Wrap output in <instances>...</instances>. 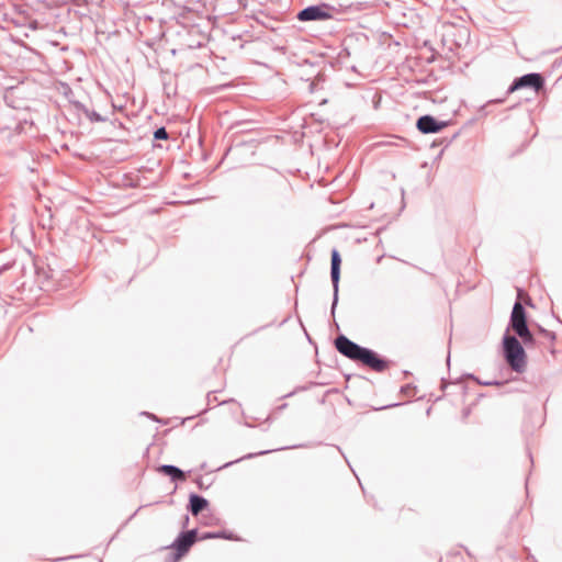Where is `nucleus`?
Listing matches in <instances>:
<instances>
[{
    "mask_svg": "<svg viewBox=\"0 0 562 562\" xmlns=\"http://www.w3.org/2000/svg\"><path fill=\"white\" fill-rule=\"evenodd\" d=\"M334 344L339 353L375 372H384L390 367V360L381 357L376 351L370 348L358 345L342 334L335 338Z\"/></svg>",
    "mask_w": 562,
    "mask_h": 562,
    "instance_id": "f257e3e1",
    "label": "nucleus"
},
{
    "mask_svg": "<svg viewBox=\"0 0 562 562\" xmlns=\"http://www.w3.org/2000/svg\"><path fill=\"white\" fill-rule=\"evenodd\" d=\"M503 357L509 368L517 372L522 373L527 367V355L522 344L514 335L505 333L502 339Z\"/></svg>",
    "mask_w": 562,
    "mask_h": 562,
    "instance_id": "f03ea898",
    "label": "nucleus"
},
{
    "mask_svg": "<svg viewBox=\"0 0 562 562\" xmlns=\"http://www.w3.org/2000/svg\"><path fill=\"white\" fill-rule=\"evenodd\" d=\"M544 85L546 80L541 74L529 72L515 78L507 89V94H510L522 88H531L538 92L544 88Z\"/></svg>",
    "mask_w": 562,
    "mask_h": 562,
    "instance_id": "7ed1b4c3",
    "label": "nucleus"
},
{
    "mask_svg": "<svg viewBox=\"0 0 562 562\" xmlns=\"http://www.w3.org/2000/svg\"><path fill=\"white\" fill-rule=\"evenodd\" d=\"M198 540L199 536L196 528L181 531L170 546V548L175 550V561L184 557Z\"/></svg>",
    "mask_w": 562,
    "mask_h": 562,
    "instance_id": "20e7f679",
    "label": "nucleus"
},
{
    "mask_svg": "<svg viewBox=\"0 0 562 562\" xmlns=\"http://www.w3.org/2000/svg\"><path fill=\"white\" fill-rule=\"evenodd\" d=\"M331 10L327 3L313 4L299 11L296 19L301 22L326 21L333 18Z\"/></svg>",
    "mask_w": 562,
    "mask_h": 562,
    "instance_id": "39448f33",
    "label": "nucleus"
},
{
    "mask_svg": "<svg viewBox=\"0 0 562 562\" xmlns=\"http://www.w3.org/2000/svg\"><path fill=\"white\" fill-rule=\"evenodd\" d=\"M341 256L337 248L330 251V280L333 284L331 315L335 314L338 304L339 282H340Z\"/></svg>",
    "mask_w": 562,
    "mask_h": 562,
    "instance_id": "423d86ee",
    "label": "nucleus"
},
{
    "mask_svg": "<svg viewBox=\"0 0 562 562\" xmlns=\"http://www.w3.org/2000/svg\"><path fill=\"white\" fill-rule=\"evenodd\" d=\"M527 327H528L527 312H526L524 305L521 304V302L516 301L514 303V306H513V310L510 313V317H509V323H508V326H507L505 333L509 334L510 330H513L515 334H517L519 331L525 333V330H527Z\"/></svg>",
    "mask_w": 562,
    "mask_h": 562,
    "instance_id": "0eeeda50",
    "label": "nucleus"
},
{
    "mask_svg": "<svg viewBox=\"0 0 562 562\" xmlns=\"http://www.w3.org/2000/svg\"><path fill=\"white\" fill-rule=\"evenodd\" d=\"M449 123V121H439L430 114H425L417 119L416 127L422 134H434L447 127Z\"/></svg>",
    "mask_w": 562,
    "mask_h": 562,
    "instance_id": "6e6552de",
    "label": "nucleus"
},
{
    "mask_svg": "<svg viewBox=\"0 0 562 562\" xmlns=\"http://www.w3.org/2000/svg\"><path fill=\"white\" fill-rule=\"evenodd\" d=\"M70 104L78 113H82L91 123H102L109 121V117L91 110L85 103L69 99Z\"/></svg>",
    "mask_w": 562,
    "mask_h": 562,
    "instance_id": "1a4fd4ad",
    "label": "nucleus"
},
{
    "mask_svg": "<svg viewBox=\"0 0 562 562\" xmlns=\"http://www.w3.org/2000/svg\"><path fill=\"white\" fill-rule=\"evenodd\" d=\"M209 501L195 493H191L189 495V503L187 505V509L189 513H191L192 516H198L203 510H205L209 507Z\"/></svg>",
    "mask_w": 562,
    "mask_h": 562,
    "instance_id": "9d476101",
    "label": "nucleus"
},
{
    "mask_svg": "<svg viewBox=\"0 0 562 562\" xmlns=\"http://www.w3.org/2000/svg\"><path fill=\"white\" fill-rule=\"evenodd\" d=\"M157 471L170 477L172 482H182L186 480L184 472L172 464H161L158 467Z\"/></svg>",
    "mask_w": 562,
    "mask_h": 562,
    "instance_id": "9b49d317",
    "label": "nucleus"
},
{
    "mask_svg": "<svg viewBox=\"0 0 562 562\" xmlns=\"http://www.w3.org/2000/svg\"><path fill=\"white\" fill-rule=\"evenodd\" d=\"M35 272H36V276H37V283H38L40 288L48 290V288H49V274H48V272L44 268H42V267H40L37 265H35Z\"/></svg>",
    "mask_w": 562,
    "mask_h": 562,
    "instance_id": "f8f14e48",
    "label": "nucleus"
},
{
    "mask_svg": "<svg viewBox=\"0 0 562 562\" xmlns=\"http://www.w3.org/2000/svg\"><path fill=\"white\" fill-rule=\"evenodd\" d=\"M233 539V536L231 532H227L225 530L223 531H207V532H203L200 537H199V540H206V539Z\"/></svg>",
    "mask_w": 562,
    "mask_h": 562,
    "instance_id": "ddd939ff",
    "label": "nucleus"
},
{
    "mask_svg": "<svg viewBox=\"0 0 562 562\" xmlns=\"http://www.w3.org/2000/svg\"><path fill=\"white\" fill-rule=\"evenodd\" d=\"M516 337H519L521 339V344H524L527 348L529 347H532L536 345V339L533 337V334L531 333V330L529 329V327H527V330H525V333H517L515 335Z\"/></svg>",
    "mask_w": 562,
    "mask_h": 562,
    "instance_id": "4468645a",
    "label": "nucleus"
},
{
    "mask_svg": "<svg viewBox=\"0 0 562 562\" xmlns=\"http://www.w3.org/2000/svg\"><path fill=\"white\" fill-rule=\"evenodd\" d=\"M168 137H169L168 132H167L166 127H164V126L158 127L154 132V139H156V140H166V139H168Z\"/></svg>",
    "mask_w": 562,
    "mask_h": 562,
    "instance_id": "2eb2a0df",
    "label": "nucleus"
},
{
    "mask_svg": "<svg viewBox=\"0 0 562 562\" xmlns=\"http://www.w3.org/2000/svg\"><path fill=\"white\" fill-rule=\"evenodd\" d=\"M401 393L408 395V396H414L416 393V386L411 383L405 384L401 387Z\"/></svg>",
    "mask_w": 562,
    "mask_h": 562,
    "instance_id": "dca6fc26",
    "label": "nucleus"
},
{
    "mask_svg": "<svg viewBox=\"0 0 562 562\" xmlns=\"http://www.w3.org/2000/svg\"><path fill=\"white\" fill-rule=\"evenodd\" d=\"M539 333L550 342H553L555 340V334L553 331L547 330L543 327L539 326Z\"/></svg>",
    "mask_w": 562,
    "mask_h": 562,
    "instance_id": "f3484780",
    "label": "nucleus"
},
{
    "mask_svg": "<svg viewBox=\"0 0 562 562\" xmlns=\"http://www.w3.org/2000/svg\"><path fill=\"white\" fill-rule=\"evenodd\" d=\"M465 378H469V379H473L475 380L479 384H482V385H486V386H490V385H502L503 382H499V381H485V382H481L480 380H477L473 374L469 373V374H465L464 375Z\"/></svg>",
    "mask_w": 562,
    "mask_h": 562,
    "instance_id": "a211bd4d",
    "label": "nucleus"
},
{
    "mask_svg": "<svg viewBox=\"0 0 562 562\" xmlns=\"http://www.w3.org/2000/svg\"><path fill=\"white\" fill-rule=\"evenodd\" d=\"M110 122H111V125H112L114 128H119V130H123V131L125 130L124 124H123L120 120L114 119V120H112V121H110Z\"/></svg>",
    "mask_w": 562,
    "mask_h": 562,
    "instance_id": "6ab92c4d",
    "label": "nucleus"
},
{
    "mask_svg": "<svg viewBox=\"0 0 562 562\" xmlns=\"http://www.w3.org/2000/svg\"><path fill=\"white\" fill-rule=\"evenodd\" d=\"M288 407V404L286 403H283L279 406H277L274 409H273V415L277 416L279 415L282 411H284L285 408Z\"/></svg>",
    "mask_w": 562,
    "mask_h": 562,
    "instance_id": "aec40b11",
    "label": "nucleus"
},
{
    "mask_svg": "<svg viewBox=\"0 0 562 562\" xmlns=\"http://www.w3.org/2000/svg\"><path fill=\"white\" fill-rule=\"evenodd\" d=\"M459 136V133H454L450 139L445 138L441 143L445 142L446 146H448L453 139Z\"/></svg>",
    "mask_w": 562,
    "mask_h": 562,
    "instance_id": "412c9836",
    "label": "nucleus"
},
{
    "mask_svg": "<svg viewBox=\"0 0 562 562\" xmlns=\"http://www.w3.org/2000/svg\"><path fill=\"white\" fill-rule=\"evenodd\" d=\"M64 88H65V91H64L65 95H66L67 98H69V95H70V94H72V90H71V88H70L68 85H65V87H64Z\"/></svg>",
    "mask_w": 562,
    "mask_h": 562,
    "instance_id": "4be33fe9",
    "label": "nucleus"
},
{
    "mask_svg": "<svg viewBox=\"0 0 562 562\" xmlns=\"http://www.w3.org/2000/svg\"><path fill=\"white\" fill-rule=\"evenodd\" d=\"M11 268V263H4L0 267V274Z\"/></svg>",
    "mask_w": 562,
    "mask_h": 562,
    "instance_id": "5701e85b",
    "label": "nucleus"
},
{
    "mask_svg": "<svg viewBox=\"0 0 562 562\" xmlns=\"http://www.w3.org/2000/svg\"><path fill=\"white\" fill-rule=\"evenodd\" d=\"M188 522H189V516L187 515V516H184L182 527L183 528L187 527Z\"/></svg>",
    "mask_w": 562,
    "mask_h": 562,
    "instance_id": "b1692460",
    "label": "nucleus"
},
{
    "mask_svg": "<svg viewBox=\"0 0 562 562\" xmlns=\"http://www.w3.org/2000/svg\"><path fill=\"white\" fill-rule=\"evenodd\" d=\"M294 393H295V391L290 392V393H288V394L283 395V396H282V398L290 397V396H292Z\"/></svg>",
    "mask_w": 562,
    "mask_h": 562,
    "instance_id": "393cba45",
    "label": "nucleus"
},
{
    "mask_svg": "<svg viewBox=\"0 0 562 562\" xmlns=\"http://www.w3.org/2000/svg\"><path fill=\"white\" fill-rule=\"evenodd\" d=\"M493 102H495V103H501V102H503V100H502V99H497V100H493V101H491V103H493Z\"/></svg>",
    "mask_w": 562,
    "mask_h": 562,
    "instance_id": "a878e982",
    "label": "nucleus"
},
{
    "mask_svg": "<svg viewBox=\"0 0 562 562\" xmlns=\"http://www.w3.org/2000/svg\"><path fill=\"white\" fill-rule=\"evenodd\" d=\"M441 383H442V389H445L447 383L445 382V380H441Z\"/></svg>",
    "mask_w": 562,
    "mask_h": 562,
    "instance_id": "bb28decb",
    "label": "nucleus"
},
{
    "mask_svg": "<svg viewBox=\"0 0 562 562\" xmlns=\"http://www.w3.org/2000/svg\"><path fill=\"white\" fill-rule=\"evenodd\" d=\"M310 89H311V91H314V83L310 85Z\"/></svg>",
    "mask_w": 562,
    "mask_h": 562,
    "instance_id": "cd10ccee",
    "label": "nucleus"
},
{
    "mask_svg": "<svg viewBox=\"0 0 562 562\" xmlns=\"http://www.w3.org/2000/svg\"><path fill=\"white\" fill-rule=\"evenodd\" d=\"M234 462H227L224 467H229L231 464H233Z\"/></svg>",
    "mask_w": 562,
    "mask_h": 562,
    "instance_id": "c85d7f7f",
    "label": "nucleus"
},
{
    "mask_svg": "<svg viewBox=\"0 0 562 562\" xmlns=\"http://www.w3.org/2000/svg\"><path fill=\"white\" fill-rule=\"evenodd\" d=\"M237 1L239 2L240 0H237Z\"/></svg>",
    "mask_w": 562,
    "mask_h": 562,
    "instance_id": "c756f323",
    "label": "nucleus"
}]
</instances>
